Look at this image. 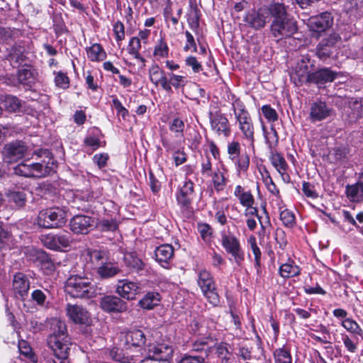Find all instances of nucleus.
I'll use <instances>...</instances> for the list:
<instances>
[{
	"instance_id": "obj_55",
	"label": "nucleus",
	"mask_w": 363,
	"mask_h": 363,
	"mask_svg": "<svg viewBox=\"0 0 363 363\" xmlns=\"http://www.w3.org/2000/svg\"><path fill=\"white\" fill-rule=\"evenodd\" d=\"M14 172L17 175L25 177H32L33 173L30 171V164L21 162L14 168Z\"/></svg>"
},
{
	"instance_id": "obj_34",
	"label": "nucleus",
	"mask_w": 363,
	"mask_h": 363,
	"mask_svg": "<svg viewBox=\"0 0 363 363\" xmlns=\"http://www.w3.org/2000/svg\"><path fill=\"white\" fill-rule=\"evenodd\" d=\"M160 301V295L157 292L151 291L147 293L144 297L140 300L139 305L143 309L150 310L157 306Z\"/></svg>"
},
{
	"instance_id": "obj_44",
	"label": "nucleus",
	"mask_w": 363,
	"mask_h": 363,
	"mask_svg": "<svg viewBox=\"0 0 363 363\" xmlns=\"http://www.w3.org/2000/svg\"><path fill=\"white\" fill-rule=\"evenodd\" d=\"M341 325L347 331L352 334L358 335L360 336L363 334V330L359 325L352 318H345L342 320L341 322Z\"/></svg>"
},
{
	"instance_id": "obj_9",
	"label": "nucleus",
	"mask_w": 363,
	"mask_h": 363,
	"mask_svg": "<svg viewBox=\"0 0 363 363\" xmlns=\"http://www.w3.org/2000/svg\"><path fill=\"white\" fill-rule=\"evenodd\" d=\"M194 184L191 180L183 182L176 192V199L182 211L190 212L194 198Z\"/></svg>"
},
{
	"instance_id": "obj_51",
	"label": "nucleus",
	"mask_w": 363,
	"mask_h": 363,
	"mask_svg": "<svg viewBox=\"0 0 363 363\" xmlns=\"http://www.w3.org/2000/svg\"><path fill=\"white\" fill-rule=\"evenodd\" d=\"M84 145L85 147L89 148L91 151L93 152L101 146V142L96 136L94 135H89L84 140Z\"/></svg>"
},
{
	"instance_id": "obj_5",
	"label": "nucleus",
	"mask_w": 363,
	"mask_h": 363,
	"mask_svg": "<svg viewBox=\"0 0 363 363\" xmlns=\"http://www.w3.org/2000/svg\"><path fill=\"white\" fill-rule=\"evenodd\" d=\"M67 213L60 208H52L41 211L38 216V225L44 228H59L66 223Z\"/></svg>"
},
{
	"instance_id": "obj_31",
	"label": "nucleus",
	"mask_w": 363,
	"mask_h": 363,
	"mask_svg": "<svg viewBox=\"0 0 363 363\" xmlns=\"http://www.w3.org/2000/svg\"><path fill=\"white\" fill-rule=\"evenodd\" d=\"M24 51L25 49L23 46L15 45L9 50L6 59L13 67L16 66L25 61Z\"/></svg>"
},
{
	"instance_id": "obj_38",
	"label": "nucleus",
	"mask_w": 363,
	"mask_h": 363,
	"mask_svg": "<svg viewBox=\"0 0 363 363\" xmlns=\"http://www.w3.org/2000/svg\"><path fill=\"white\" fill-rule=\"evenodd\" d=\"M275 363H292V357L290 349L284 345L277 348L273 353Z\"/></svg>"
},
{
	"instance_id": "obj_48",
	"label": "nucleus",
	"mask_w": 363,
	"mask_h": 363,
	"mask_svg": "<svg viewBox=\"0 0 363 363\" xmlns=\"http://www.w3.org/2000/svg\"><path fill=\"white\" fill-rule=\"evenodd\" d=\"M18 349L20 353L31 362H35L37 361L35 355L33 353L31 347L26 341H19Z\"/></svg>"
},
{
	"instance_id": "obj_43",
	"label": "nucleus",
	"mask_w": 363,
	"mask_h": 363,
	"mask_svg": "<svg viewBox=\"0 0 363 363\" xmlns=\"http://www.w3.org/2000/svg\"><path fill=\"white\" fill-rule=\"evenodd\" d=\"M169 47L164 38H161L155 46L153 55L158 60L169 56Z\"/></svg>"
},
{
	"instance_id": "obj_29",
	"label": "nucleus",
	"mask_w": 363,
	"mask_h": 363,
	"mask_svg": "<svg viewBox=\"0 0 363 363\" xmlns=\"http://www.w3.org/2000/svg\"><path fill=\"white\" fill-rule=\"evenodd\" d=\"M270 153L271 155L269 160L272 164L280 174L284 180H285V177L289 179V176L286 174L289 165L284 156L277 152H274V150H271Z\"/></svg>"
},
{
	"instance_id": "obj_47",
	"label": "nucleus",
	"mask_w": 363,
	"mask_h": 363,
	"mask_svg": "<svg viewBox=\"0 0 363 363\" xmlns=\"http://www.w3.org/2000/svg\"><path fill=\"white\" fill-rule=\"evenodd\" d=\"M279 218L283 224L287 228H293L296 224L294 214L288 209L281 211L279 214Z\"/></svg>"
},
{
	"instance_id": "obj_15",
	"label": "nucleus",
	"mask_w": 363,
	"mask_h": 363,
	"mask_svg": "<svg viewBox=\"0 0 363 363\" xmlns=\"http://www.w3.org/2000/svg\"><path fill=\"white\" fill-rule=\"evenodd\" d=\"M314 67L313 62H311L310 57L308 55H303L297 62L292 77L295 80L297 78L298 83L300 84L308 83L311 77V71L314 69Z\"/></svg>"
},
{
	"instance_id": "obj_39",
	"label": "nucleus",
	"mask_w": 363,
	"mask_h": 363,
	"mask_svg": "<svg viewBox=\"0 0 363 363\" xmlns=\"http://www.w3.org/2000/svg\"><path fill=\"white\" fill-rule=\"evenodd\" d=\"M211 176L212 182L215 190L217 192L223 191L228 183V178L225 176V172L218 169L217 171L214 172Z\"/></svg>"
},
{
	"instance_id": "obj_18",
	"label": "nucleus",
	"mask_w": 363,
	"mask_h": 363,
	"mask_svg": "<svg viewBox=\"0 0 363 363\" xmlns=\"http://www.w3.org/2000/svg\"><path fill=\"white\" fill-rule=\"evenodd\" d=\"M340 40L337 34L333 33L323 39L316 47V56L321 61H325L333 53V48Z\"/></svg>"
},
{
	"instance_id": "obj_17",
	"label": "nucleus",
	"mask_w": 363,
	"mask_h": 363,
	"mask_svg": "<svg viewBox=\"0 0 363 363\" xmlns=\"http://www.w3.org/2000/svg\"><path fill=\"white\" fill-rule=\"evenodd\" d=\"M72 238L68 232L49 234L43 240L44 245L49 249L58 250L69 246Z\"/></svg>"
},
{
	"instance_id": "obj_52",
	"label": "nucleus",
	"mask_w": 363,
	"mask_h": 363,
	"mask_svg": "<svg viewBox=\"0 0 363 363\" xmlns=\"http://www.w3.org/2000/svg\"><path fill=\"white\" fill-rule=\"evenodd\" d=\"M31 299L38 306L43 307L45 306L47 295L45 294V291L40 289H35L31 293Z\"/></svg>"
},
{
	"instance_id": "obj_53",
	"label": "nucleus",
	"mask_w": 363,
	"mask_h": 363,
	"mask_svg": "<svg viewBox=\"0 0 363 363\" xmlns=\"http://www.w3.org/2000/svg\"><path fill=\"white\" fill-rule=\"evenodd\" d=\"M98 228L102 231H114L118 228V223L114 219H102L99 222Z\"/></svg>"
},
{
	"instance_id": "obj_60",
	"label": "nucleus",
	"mask_w": 363,
	"mask_h": 363,
	"mask_svg": "<svg viewBox=\"0 0 363 363\" xmlns=\"http://www.w3.org/2000/svg\"><path fill=\"white\" fill-rule=\"evenodd\" d=\"M187 22L193 30H196L199 26V14L197 9L191 11L188 16Z\"/></svg>"
},
{
	"instance_id": "obj_41",
	"label": "nucleus",
	"mask_w": 363,
	"mask_h": 363,
	"mask_svg": "<svg viewBox=\"0 0 363 363\" xmlns=\"http://www.w3.org/2000/svg\"><path fill=\"white\" fill-rule=\"evenodd\" d=\"M13 237L4 223L0 220V249L9 248L12 245Z\"/></svg>"
},
{
	"instance_id": "obj_32",
	"label": "nucleus",
	"mask_w": 363,
	"mask_h": 363,
	"mask_svg": "<svg viewBox=\"0 0 363 363\" xmlns=\"http://www.w3.org/2000/svg\"><path fill=\"white\" fill-rule=\"evenodd\" d=\"M6 196L8 201L11 203H13L15 207H23L26 202V195L23 190L19 189H9L6 192Z\"/></svg>"
},
{
	"instance_id": "obj_50",
	"label": "nucleus",
	"mask_w": 363,
	"mask_h": 363,
	"mask_svg": "<svg viewBox=\"0 0 363 363\" xmlns=\"http://www.w3.org/2000/svg\"><path fill=\"white\" fill-rule=\"evenodd\" d=\"M55 85L61 89H66L69 86V79L67 74L62 72H54Z\"/></svg>"
},
{
	"instance_id": "obj_56",
	"label": "nucleus",
	"mask_w": 363,
	"mask_h": 363,
	"mask_svg": "<svg viewBox=\"0 0 363 363\" xmlns=\"http://www.w3.org/2000/svg\"><path fill=\"white\" fill-rule=\"evenodd\" d=\"M213 208L216 210L215 213V219L221 225H224L227 223V216L225 211L223 207H219V205L216 201H214Z\"/></svg>"
},
{
	"instance_id": "obj_64",
	"label": "nucleus",
	"mask_w": 363,
	"mask_h": 363,
	"mask_svg": "<svg viewBox=\"0 0 363 363\" xmlns=\"http://www.w3.org/2000/svg\"><path fill=\"white\" fill-rule=\"evenodd\" d=\"M228 253L233 257L235 262L238 266H240L242 264V262L245 259V254L241 248V246L238 247L237 248L230 251Z\"/></svg>"
},
{
	"instance_id": "obj_1",
	"label": "nucleus",
	"mask_w": 363,
	"mask_h": 363,
	"mask_svg": "<svg viewBox=\"0 0 363 363\" xmlns=\"http://www.w3.org/2000/svg\"><path fill=\"white\" fill-rule=\"evenodd\" d=\"M287 9L281 2H272L267 7L272 18L270 33L277 41L292 37L298 30L296 22Z\"/></svg>"
},
{
	"instance_id": "obj_37",
	"label": "nucleus",
	"mask_w": 363,
	"mask_h": 363,
	"mask_svg": "<svg viewBox=\"0 0 363 363\" xmlns=\"http://www.w3.org/2000/svg\"><path fill=\"white\" fill-rule=\"evenodd\" d=\"M88 58L91 61H102L106 57L103 47L99 43H94L86 50Z\"/></svg>"
},
{
	"instance_id": "obj_10",
	"label": "nucleus",
	"mask_w": 363,
	"mask_h": 363,
	"mask_svg": "<svg viewBox=\"0 0 363 363\" xmlns=\"http://www.w3.org/2000/svg\"><path fill=\"white\" fill-rule=\"evenodd\" d=\"M211 130L218 135L228 138L231 133L230 125L227 117L220 111L209 112Z\"/></svg>"
},
{
	"instance_id": "obj_33",
	"label": "nucleus",
	"mask_w": 363,
	"mask_h": 363,
	"mask_svg": "<svg viewBox=\"0 0 363 363\" xmlns=\"http://www.w3.org/2000/svg\"><path fill=\"white\" fill-rule=\"evenodd\" d=\"M279 274L284 279L297 277L301 274V268L293 260L281 264L279 269Z\"/></svg>"
},
{
	"instance_id": "obj_12",
	"label": "nucleus",
	"mask_w": 363,
	"mask_h": 363,
	"mask_svg": "<svg viewBox=\"0 0 363 363\" xmlns=\"http://www.w3.org/2000/svg\"><path fill=\"white\" fill-rule=\"evenodd\" d=\"M28 150L25 143L16 141L5 145L2 152L4 160L7 163H13L23 158Z\"/></svg>"
},
{
	"instance_id": "obj_35",
	"label": "nucleus",
	"mask_w": 363,
	"mask_h": 363,
	"mask_svg": "<svg viewBox=\"0 0 363 363\" xmlns=\"http://www.w3.org/2000/svg\"><path fill=\"white\" fill-rule=\"evenodd\" d=\"M347 196L354 202H359L363 199V182H358L353 185L346 187Z\"/></svg>"
},
{
	"instance_id": "obj_63",
	"label": "nucleus",
	"mask_w": 363,
	"mask_h": 363,
	"mask_svg": "<svg viewBox=\"0 0 363 363\" xmlns=\"http://www.w3.org/2000/svg\"><path fill=\"white\" fill-rule=\"evenodd\" d=\"M342 340L348 352L350 353L356 352L357 350V342H354L346 334H342Z\"/></svg>"
},
{
	"instance_id": "obj_61",
	"label": "nucleus",
	"mask_w": 363,
	"mask_h": 363,
	"mask_svg": "<svg viewBox=\"0 0 363 363\" xmlns=\"http://www.w3.org/2000/svg\"><path fill=\"white\" fill-rule=\"evenodd\" d=\"M112 106L115 108L117 111V114L121 116V117L125 119V117L128 115V111L123 106L121 102L118 100V99L112 96Z\"/></svg>"
},
{
	"instance_id": "obj_24",
	"label": "nucleus",
	"mask_w": 363,
	"mask_h": 363,
	"mask_svg": "<svg viewBox=\"0 0 363 363\" xmlns=\"http://www.w3.org/2000/svg\"><path fill=\"white\" fill-rule=\"evenodd\" d=\"M29 279L23 273H17L14 275L13 279V289L16 295H18L21 298L28 295L30 289Z\"/></svg>"
},
{
	"instance_id": "obj_42",
	"label": "nucleus",
	"mask_w": 363,
	"mask_h": 363,
	"mask_svg": "<svg viewBox=\"0 0 363 363\" xmlns=\"http://www.w3.org/2000/svg\"><path fill=\"white\" fill-rule=\"evenodd\" d=\"M169 79H167V84L169 89L165 90L167 92H171L172 87L179 89L184 87L187 83V80L184 76L170 73L169 74Z\"/></svg>"
},
{
	"instance_id": "obj_57",
	"label": "nucleus",
	"mask_w": 363,
	"mask_h": 363,
	"mask_svg": "<svg viewBox=\"0 0 363 363\" xmlns=\"http://www.w3.org/2000/svg\"><path fill=\"white\" fill-rule=\"evenodd\" d=\"M113 30L117 42H121L125 38V27L121 21H117L113 23Z\"/></svg>"
},
{
	"instance_id": "obj_6",
	"label": "nucleus",
	"mask_w": 363,
	"mask_h": 363,
	"mask_svg": "<svg viewBox=\"0 0 363 363\" xmlns=\"http://www.w3.org/2000/svg\"><path fill=\"white\" fill-rule=\"evenodd\" d=\"M197 284L208 302L213 306H217L220 303V298L211 274L206 269L200 270L198 273Z\"/></svg>"
},
{
	"instance_id": "obj_45",
	"label": "nucleus",
	"mask_w": 363,
	"mask_h": 363,
	"mask_svg": "<svg viewBox=\"0 0 363 363\" xmlns=\"http://www.w3.org/2000/svg\"><path fill=\"white\" fill-rule=\"evenodd\" d=\"M185 124L182 119L179 117L173 118L169 123V130L175 134L176 137H183Z\"/></svg>"
},
{
	"instance_id": "obj_21",
	"label": "nucleus",
	"mask_w": 363,
	"mask_h": 363,
	"mask_svg": "<svg viewBox=\"0 0 363 363\" xmlns=\"http://www.w3.org/2000/svg\"><path fill=\"white\" fill-rule=\"evenodd\" d=\"M101 308L108 313H122L128 309L127 303L116 296H106L100 301Z\"/></svg>"
},
{
	"instance_id": "obj_16",
	"label": "nucleus",
	"mask_w": 363,
	"mask_h": 363,
	"mask_svg": "<svg viewBox=\"0 0 363 363\" xmlns=\"http://www.w3.org/2000/svg\"><path fill=\"white\" fill-rule=\"evenodd\" d=\"M333 24V16L330 12H323L309 18L308 26L312 32L322 33L330 28Z\"/></svg>"
},
{
	"instance_id": "obj_49",
	"label": "nucleus",
	"mask_w": 363,
	"mask_h": 363,
	"mask_svg": "<svg viewBox=\"0 0 363 363\" xmlns=\"http://www.w3.org/2000/svg\"><path fill=\"white\" fill-rule=\"evenodd\" d=\"M125 263L129 267L136 272H140L144 268V263L142 260L133 255H129L125 257Z\"/></svg>"
},
{
	"instance_id": "obj_46",
	"label": "nucleus",
	"mask_w": 363,
	"mask_h": 363,
	"mask_svg": "<svg viewBox=\"0 0 363 363\" xmlns=\"http://www.w3.org/2000/svg\"><path fill=\"white\" fill-rule=\"evenodd\" d=\"M4 108L9 112H16L20 109L21 101L14 96H6L3 101Z\"/></svg>"
},
{
	"instance_id": "obj_22",
	"label": "nucleus",
	"mask_w": 363,
	"mask_h": 363,
	"mask_svg": "<svg viewBox=\"0 0 363 363\" xmlns=\"http://www.w3.org/2000/svg\"><path fill=\"white\" fill-rule=\"evenodd\" d=\"M38 73L35 69L30 66L23 67L18 70L17 81L11 83L12 85L16 86L17 84H21L24 86L31 87L37 80Z\"/></svg>"
},
{
	"instance_id": "obj_30",
	"label": "nucleus",
	"mask_w": 363,
	"mask_h": 363,
	"mask_svg": "<svg viewBox=\"0 0 363 363\" xmlns=\"http://www.w3.org/2000/svg\"><path fill=\"white\" fill-rule=\"evenodd\" d=\"M108 253L102 250H88L86 260L89 261L96 269L98 266L104 264L108 259Z\"/></svg>"
},
{
	"instance_id": "obj_54",
	"label": "nucleus",
	"mask_w": 363,
	"mask_h": 363,
	"mask_svg": "<svg viewBox=\"0 0 363 363\" xmlns=\"http://www.w3.org/2000/svg\"><path fill=\"white\" fill-rule=\"evenodd\" d=\"M271 133H269L268 135H265V139L267 144L268 145L270 150H273V149L277 145L279 142V136L278 133L276 131L274 127L272 125L271 127Z\"/></svg>"
},
{
	"instance_id": "obj_59",
	"label": "nucleus",
	"mask_w": 363,
	"mask_h": 363,
	"mask_svg": "<svg viewBox=\"0 0 363 363\" xmlns=\"http://www.w3.org/2000/svg\"><path fill=\"white\" fill-rule=\"evenodd\" d=\"M264 116L268 120L269 122H274L278 119V115L275 109L272 108L269 105H264L261 108Z\"/></svg>"
},
{
	"instance_id": "obj_11",
	"label": "nucleus",
	"mask_w": 363,
	"mask_h": 363,
	"mask_svg": "<svg viewBox=\"0 0 363 363\" xmlns=\"http://www.w3.org/2000/svg\"><path fill=\"white\" fill-rule=\"evenodd\" d=\"M334 113L331 105L325 101L316 100L311 104L308 118L311 123H316L330 117Z\"/></svg>"
},
{
	"instance_id": "obj_3",
	"label": "nucleus",
	"mask_w": 363,
	"mask_h": 363,
	"mask_svg": "<svg viewBox=\"0 0 363 363\" xmlns=\"http://www.w3.org/2000/svg\"><path fill=\"white\" fill-rule=\"evenodd\" d=\"M232 109L238 128L241 132L242 138L246 140L250 146L254 147L255 126L244 103L240 99H235L232 103Z\"/></svg>"
},
{
	"instance_id": "obj_62",
	"label": "nucleus",
	"mask_w": 363,
	"mask_h": 363,
	"mask_svg": "<svg viewBox=\"0 0 363 363\" xmlns=\"http://www.w3.org/2000/svg\"><path fill=\"white\" fill-rule=\"evenodd\" d=\"M238 199L243 207H251V205H254L255 203L254 196L250 191H247L245 194H242V195Z\"/></svg>"
},
{
	"instance_id": "obj_26",
	"label": "nucleus",
	"mask_w": 363,
	"mask_h": 363,
	"mask_svg": "<svg viewBox=\"0 0 363 363\" xmlns=\"http://www.w3.org/2000/svg\"><path fill=\"white\" fill-rule=\"evenodd\" d=\"M173 255L174 248L171 245H161L155 250L156 261L164 268H168L169 262L172 259Z\"/></svg>"
},
{
	"instance_id": "obj_27",
	"label": "nucleus",
	"mask_w": 363,
	"mask_h": 363,
	"mask_svg": "<svg viewBox=\"0 0 363 363\" xmlns=\"http://www.w3.org/2000/svg\"><path fill=\"white\" fill-rule=\"evenodd\" d=\"M121 272L118 265L108 259L96 269V273L100 279H108L114 277Z\"/></svg>"
},
{
	"instance_id": "obj_8",
	"label": "nucleus",
	"mask_w": 363,
	"mask_h": 363,
	"mask_svg": "<svg viewBox=\"0 0 363 363\" xmlns=\"http://www.w3.org/2000/svg\"><path fill=\"white\" fill-rule=\"evenodd\" d=\"M173 348L166 344L152 345L149 348L147 356L139 363H169L172 357Z\"/></svg>"
},
{
	"instance_id": "obj_40",
	"label": "nucleus",
	"mask_w": 363,
	"mask_h": 363,
	"mask_svg": "<svg viewBox=\"0 0 363 363\" xmlns=\"http://www.w3.org/2000/svg\"><path fill=\"white\" fill-rule=\"evenodd\" d=\"M221 243L222 246L227 252H229L230 251L240 246L239 240L231 233L228 235L225 233L222 234Z\"/></svg>"
},
{
	"instance_id": "obj_58",
	"label": "nucleus",
	"mask_w": 363,
	"mask_h": 363,
	"mask_svg": "<svg viewBox=\"0 0 363 363\" xmlns=\"http://www.w3.org/2000/svg\"><path fill=\"white\" fill-rule=\"evenodd\" d=\"M177 363H205V358L200 355L184 354Z\"/></svg>"
},
{
	"instance_id": "obj_23",
	"label": "nucleus",
	"mask_w": 363,
	"mask_h": 363,
	"mask_svg": "<svg viewBox=\"0 0 363 363\" xmlns=\"http://www.w3.org/2000/svg\"><path fill=\"white\" fill-rule=\"evenodd\" d=\"M66 311L69 319L75 323L85 324L89 321V314L82 306L67 304Z\"/></svg>"
},
{
	"instance_id": "obj_28",
	"label": "nucleus",
	"mask_w": 363,
	"mask_h": 363,
	"mask_svg": "<svg viewBox=\"0 0 363 363\" xmlns=\"http://www.w3.org/2000/svg\"><path fill=\"white\" fill-rule=\"evenodd\" d=\"M149 77L155 86L160 85L164 90L169 89L165 72L158 65L155 64L149 69Z\"/></svg>"
},
{
	"instance_id": "obj_19",
	"label": "nucleus",
	"mask_w": 363,
	"mask_h": 363,
	"mask_svg": "<svg viewBox=\"0 0 363 363\" xmlns=\"http://www.w3.org/2000/svg\"><path fill=\"white\" fill-rule=\"evenodd\" d=\"M338 76L337 72L330 68L323 67L311 73L308 83L315 84L320 88L328 83L333 82Z\"/></svg>"
},
{
	"instance_id": "obj_20",
	"label": "nucleus",
	"mask_w": 363,
	"mask_h": 363,
	"mask_svg": "<svg viewBox=\"0 0 363 363\" xmlns=\"http://www.w3.org/2000/svg\"><path fill=\"white\" fill-rule=\"evenodd\" d=\"M94 219L84 215H77L69 222L71 230L76 234H86L92 228Z\"/></svg>"
},
{
	"instance_id": "obj_13",
	"label": "nucleus",
	"mask_w": 363,
	"mask_h": 363,
	"mask_svg": "<svg viewBox=\"0 0 363 363\" xmlns=\"http://www.w3.org/2000/svg\"><path fill=\"white\" fill-rule=\"evenodd\" d=\"M142 288L138 282L128 279L118 280L116 292L122 298L133 300L141 292Z\"/></svg>"
},
{
	"instance_id": "obj_7",
	"label": "nucleus",
	"mask_w": 363,
	"mask_h": 363,
	"mask_svg": "<svg viewBox=\"0 0 363 363\" xmlns=\"http://www.w3.org/2000/svg\"><path fill=\"white\" fill-rule=\"evenodd\" d=\"M39 157H45L40 162L30 164L32 177H43L55 172L57 167V162L52 157V154L48 150L40 151Z\"/></svg>"
},
{
	"instance_id": "obj_14",
	"label": "nucleus",
	"mask_w": 363,
	"mask_h": 363,
	"mask_svg": "<svg viewBox=\"0 0 363 363\" xmlns=\"http://www.w3.org/2000/svg\"><path fill=\"white\" fill-rule=\"evenodd\" d=\"M119 339L121 345L126 349L131 347H141L145 345L146 341L144 332L140 329L123 331L120 333Z\"/></svg>"
},
{
	"instance_id": "obj_4",
	"label": "nucleus",
	"mask_w": 363,
	"mask_h": 363,
	"mask_svg": "<svg viewBox=\"0 0 363 363\" xmlns=\"http://www.w3.org/2000/svg\"><path fill=\"white\" fill-rule=\"evenodd\" d=\"M65 290L73 298L89 299L97 294L96 286L91 283L89 279L79 275L69 277L65 282Z\"/></svg>"
},
{
	"instance_id": "obj_2",
	"label": "nucleus",
	"mask_w": 363,
	"mask_h": 363,
	"mask_svg": "<svg viewBox=\"0 0 363 363\" xmlns=\"http://www.w3.org/2000/svg\"><path fill=\"white\" fill-rule=\"evenodd\" d=\"M50 330L52 333L48 337V345L52 352V356L48 361L52 363H68L70 341L65 322L58 318L51 319Z\"/></svg>"
},
{
	"instance_id": "obj_36",
	"label": "nucleus",
	"mask_w": 363,
	"mask_h": 363,
	"mask_svg": "<svg viewBox=\"0 0 363 363\" xmlns=\"http://www.w3.org/2000/svg\"><path fill=\"white\" fill-rule=\"evenodd\" d=\"M141 49V41L139 38L132 37L128 43L127 50L128 52L132 55L135 59L138 60L142 63L145 62V59L140 54Z\"/></svg>"
},
{
	"instance_id": "obj_25",
	"label": "nucleus",
	"mask_w": 363,
	"mask_h": 363,
	"mask_svg": "<svg viewBox=\"0 0 363 363\" xmlns=\"http://www.w3.org/2000/svg\"><path fill=\"white\" fill-rule=\"evenodd\" d=\"M267 16L262 9L252 10L245 17V21L251 28L259 30L266 25Z\"/></svg>"
}]
</instances>
